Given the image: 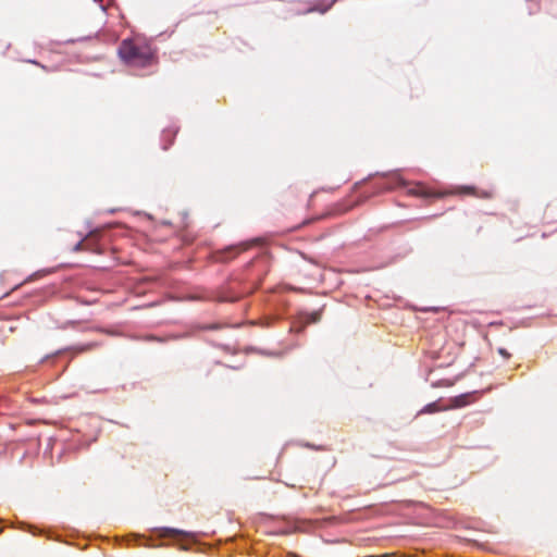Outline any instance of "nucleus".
<instances>
[{"label": "nucleus", "instance_id": "10", "mask_svg": "<svg viewBox=\"0 0 557 557\" xmlns=\"http://www.w3.org/2000/svg\"><path fill=\"white\" fill-rule=\"evenodd\" d=\"M498 354L505 358V359H509L510 358V354L508 352L507 349L505 348H498Z\"/></svg>", "mask_w": 557, "mask_h": 557}, {"label": "nucleus", "instance_id": "11", "mask_svg": "<svg viewBox=\"0 0 557 557\" xmlns=\"http://www.w3.org/2000/svg\"><path fill=\"white\" fill-rule=\"evenodd\" d=\"M82 246H83V243H78L76 246H75V250H81L82 249Z\"/></svg>", "mask_w": 557, "mask_h": 557}, {"label": "nucleus", "instance_id": "1", "mask_svg": "<svg viewBox=\"0 0 557 557\" xmlns=\"http://www.w3.org/2000/svg\"><path fill=\"white\" fill-rule=\"evenodd\" d=\"M120 58L131 66L145 67L152 63L151 47L138 39H124L119 47Z\"/></svg>", "mask_w": 557, "mask_h": 557}, {"label": "nucleus", "instance_id": "3", "mask_svg": "<svg viewBox=\"0 0 557 557\" xmlns=\"http://www.w3.org/2000/svg\"><path fill=\"white\" fill-rule=\"evenodd\" d=\"M259 239H255L251 243H243L237 246H231L222 251H220L216 256V259L221 262H226L235 256H237L239 252L247 250L252 244L258 243Z\"/></svg>", "mask_w": 557, "mask_h": 557}, {"label": "nucleus", "instance_id": "6", "mask_svg": "<svg viewBox=\"0 0 557 557\" xmlns=\"http://www.w3.org/2000/svg\"><path fill=\"white\" fill-rule=\"evenodd\" d=\"M440 410H441V408L437 406L436 403H431V404H428L426 406H424L419 411V414H422V413H434V412H437Z\"/></svg>", "mask_w": 557, "mask_h": 557}, {"label": "nucleus", "instance_id": "8", "mask_svg": "<svg viewBox=\"0 0 557 557\" xmlns=\"http://www.w3.org/2000/svg\"><path fill=\"white\" fill-rule=\"evenodd\" d=\"M321 320V312L320 311H314V312H311L308 317V322L309 323H317Z\"/></svg>", "mask_w": 557, "mask_h": 557}, {"label": "nucleus", "instance_id": "4", "mask_svg": "<svg viewBox=\"0 0 557 557\" xmlns=\"http://www.w3.org/2000/svg\"><path fill=\"white\" fill-rule=\"evenodd\" d=\"M409 194L422 197V198H442L445 196L444 193L441 191H433L429 188H426L422 184H417L413 188L409 190Z\"/></svg>", "mask_w": 557, "mask_h": 557}, {"label": "nucleus", "instance_id": "12", "mask_svg": "<svg viewBox=\"0 0 557 557\" xmlns=\"http://www.w3.org/2000/svg\"><path fill=\"white\" fill-rule=\"evenodd\" d=\"M168 532H170V533H178V531H176V530H168Z\"/></svg>", "mask_w": 557, "mask_h": 557}, {"label": "nucleus", "instance_id": "5", "mask_svg": "<svg viewBox=\"0 0 557 557\" xmlns=\"http://www.w3.org/2000/svg\"><path fill=\"white\" fill-rule=\"evenodd\" d=\"M385 177V183L383 184V188L385 190H392L396 187H399V186H403L405 185V181L403 180V177L398 174V173H392L389 175H386L384 176Z\"/></svg>", "mask_w": 557, "mask_h": 557}, {"label": "nucleus", "instance_id": "9", "mask_svg": "<svg viewBox=\"0 0 557 557\" xmlns=\"http://www.w3.org/2000/svg\"><path fill=\"white\" fill-rule=\"evenodd\" d=\"M309 483H310V480H309V479H304V480L301 481V483H299L298 485H297V484H295V483H293V484H288V483H287V485H288V486H290V487H293V488H296V487H298V488H304V487L308 486V485H309Z\"/></svg>", "mask_w": 557, "mask_h": 557}, {"label": "nucleus", "instance_id": "2", "mask_svg": "<svg viewBox=\"0 0 557 557\" xmlns=\"http://www.w3.org/2000/svg\"><path fill=\"white\" fill-rule=\"evenodd\" d=\"M444 194H445V196L446 195H467V196H474V197L483 198V199H490L493 197L492 190L478 189L474 186H468V185L458 186L454 190L447 191Z\"/></svg>", "mask_w": 557, "mask_h": 557}, {"label": "nucleus", "instance_id": "7", "mask_svg": "<svg viewBox=\"0 0 557 557\" xmlns=\"http://www.w3.org/2000/svg\"><path fill=\"white\" fill-rule=\"evenodd\" d=\"M468 398H469L468 394L455 397L453 399L454 407H463V406L468 405L469 404Z\"/></svg>", "mask_w": 557, "mask_h": 557}]
</instances>
